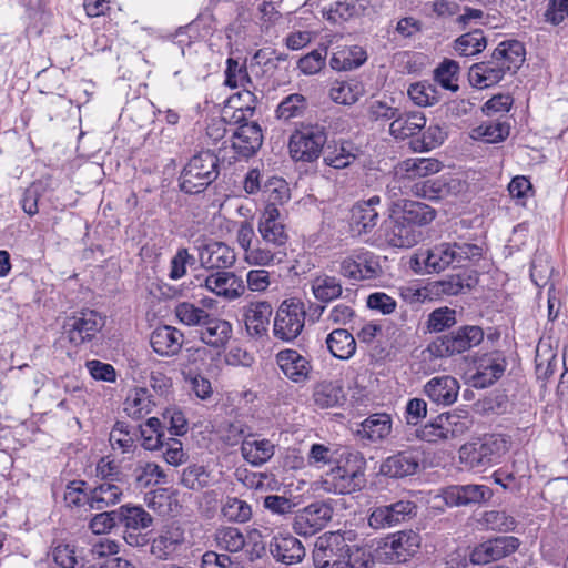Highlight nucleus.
Returning <instances> with one entry per match:
<instances>
[{
    "instance_id": "f257e3e1",
    "label": "nucleus",
    "mask_w": 568,
    "mask_h": 568,
    "mask_svg": "<svg viewBox=\"0 0 568 568\" xmlns=\"http://www.w3.org/2000/svg\"><path fill=\"white\" fill-rule=\"evenodd\" d=\"M436 217L432 206L412 200H398L388 206V217L382 230L386 242L394 247H412L423 239V227Z\"/></svg>"
},
{
    "instance_id": "f03ea898",
    "label": "nucleus",
    "mask_w": 568,
    "mask_h": 568,
    "mask_svg": "<svg viewBox=\"0 0 568 568\" xmlns=\"http://www.w3.org/2000/svg\"><path fill=\"white\" fill-rule=\"evenodd\" d=\"M481 246L466 242H443L429 248L418 250L409 261L412 270L420 274L439 273L448 266H465L466 262H478Z\"/></svg>"
},
{
    "instance_id": "7ed1b4c3",
    "label": "nucleus",
    "mask_w": 568,
    "mask_h": 568,
    "mask_svg": "<svg viewBox=\"0 0 568 568\" xmlns=\"http://www.w3.org/2000/svg\"><path fill=\"white\" fill-rule=\"evenodd\" d=\"M361 548L347 544L345 534L327 531L318 536L314 544L313 562L315 568H368L363 560L358 566Z\"/></svg>"
},
{
    "instance_id": "20e7f679",
    "label": "nucleus",
    "mask_w": 568,
    "mask_h": 568,
    "mask_svg": "<svg viewBox=\"0 0 568 568\" xmlns=\"http://www.w3.org/2000/svg\"><path fill=\"white\" fill-rule=\"evenodd\" d=\"M220 175V159L210 151L194 154L182 169L179 176L180 190L186 194L205 191Z\"/></svg>"
},
{
    "instance_id": "39448f33",
    "label": "nucleus",
    "mask_w": 568,
    "mask_h": 568,
    "mask_svg": "<svg viewBox=\"0 0 568 568\" xmlns=\"http://www.w3.org/2000/svg\"><path fill=\"white\" fill-rule=\"evenodd\" d=\"M327 131L321 124H301L291 135L288 148L295 161L314 162L324 151Z\"/></svg>"
},
{
    "instance_id": "423d86ee",
    "label": "nucleus",
    "mask_w": 568,
    "mask_h": 568,
    "mask_svg": "<svg viewBox=\"0 0 568 568\" xmlns=\"http://www.w3.org/2000/svg\"><path fill=\"white\" fill-rule=\"evenodd\" d=\"M483 339L484 331L480 326L465 325L437 337L428 345V351L436 357L453 356L479 345Z\"/></svg>"
},
{
    "instance_id": "0eeeda50",
    "label": "nucleus",
    "mask_w": 568,
    "mask_h": 568,
    "mask_svg": "<svg viewBox=\"0 0 568 568\" xmlns=\"http://www.w3.org/2000/svg\"><path fill=\"white\" fill-rule=\"evenodd\" d=\"M504 446V440L495 436L466 443L459 448L460 463L469 469L484 470L498 463Z\"/></svg>"
},
{
    "instance_id": "6e6552de",
    "label": "nucleus",
    "mask_w": 568,
    "mask_h": 568,
    "mask_svg": "<svg viewBox=\"0 0 568 568\" xmlns=\"http://www.w3.org/2000/svg\"><path fill=\"white\" fill-rule=\"evenodd\" d=\"M104 324V318L97 311L83 310L65 318L62 326L63 335L77 347L92 341Z\"/></svg>"
},
{
    "instance_id": "1a4fd4ad",
    "label": "nucleus",
    "mask_w": 568,
    "mask_h": 568,
    "mask_svg": "<svg viewBox=\"0 0 568 568\" xmlns=\"http://www.w3.org/2000/svg\"><path fill=\"white\" fill-rule=\"evenodd\" d=\"M417 505L408 499H400L387 505L371 508L368 526L375 530L392 528L416 516Z\"/></svg>"
},
{
    "instance_id": "9d476101",
    "label": "nucleus",
    "mask_w": 568,
    "mask_h": 568,
    "mask_svg": "<svg viewBox=\"0 0 568 568\" xmlns=\"http://www.w3.org/2000/svg\"><path fill=\"white\" fill-rule=\"evenodd\" d=\"M305 310L301 301H284L274 320V335L282 341L295 339L304 328Z\"/></svg>"
},
{
    "instance_id": "9b49d317",
    "label": "nucleus",
    "mask_w": 568,
    "mask_h": 568,
    "mask_svg": "<svg viewBox=\"0 0 568 568\" xmlns=\"http://www.w3.org/2000/svg\"><path fill=\"white\" fill-rule=\"evenodd\" d=\"M333 507L325 501H315L298 509L292 521L293 530L300 536H313L332 520Z\"/></svg>"
},
{
    "instance_id": "f8f14e48",
    "label": "nucleus",
    "mask_w": 568,
    "mask_h": 568,
    "mask_svg": "<svg viewBox=\"0 0 568 568\" xmlns=\"http://www.w3.org/2000/svg\"><path fill=\"white\" fill-rule=\"evenodd\" d=\"M467 184L459 178L442 175L416 182L412 186V193L417 197L429 201H440L449 196H457L466 191Z\"/></svg>"
},
{
    "instance_id": "ddd939ff",
    "label": "nucleus",
    "mask_w": 568,
    "mask_h": 568,
    "mask_svg": "<svg viewBox=\"0 0 568 568\" xmlns=\"http://www.w3.org/2000/svg\"><path fill=\"white\" fill-rule=\"evenodd\" d=\"M440 496L448 507H466L488 503L494 493L486 485H450L442 489Z\"/></svg>"
},
{
    "instance_id": "4468645a",
    "label": "nucleus",
    "mask_w": 568,
    "mask_h": 568,
    "mask_svg": "<svg viewBox=\"0 0 568 568\" xmlns=\"http://www.w3.org/2000/svg\"><path fill=\"white\" fill-rule=\"evenodd\" d=\"M476 368L471 376V384L475 388H486L498 381L506 369L507 363L500 351L483 354L474 361Z\"/></svg>"
},
{
    "instance_id": "2eb2a0df",
    "label": "nucleus",
    "mask_w": 568,
    "mask_h": 568,
    "mask_svg": "<svg viewBox=\"0 0 568 568\" xmlns=\"http://www.w3.org/2000/svg\"><path fill=\"white\" fill-rule=\"evenodd\" d=\"M379 273V262L377 257L368 251L347 256L339 264V274L356 282L375 278Z\"/></svg>"
},
{
    "instance_id": "dca6fc26",
    "label": "nucleus",
    "mask_w": 568,
    "mask_h": 568,
    "mask_svg": "<svg viewBox=\"0 0 568 568\" xmlns=\"http://www.w3.org/2000/svg\"><path fill=\"white\" fill-rule=\"evenodd\" d=\"M420 546V536L413 530L398 531L384 539L379 549L388 561L405 562Z\"/></svg>"
},
{
    "instance_id": "f3484780",
    "label": "nucleus",
    "mask_w": 568,
    "mask_h": 568,
    "mask_svg": "<svg viewBox=\"0 0 568 568\" xmlns=\"http://www.w3.org/2000/svg\"><path fill=\"white\" fill-rule=\"evenodd\" d=\"M520 542L513 536H501L481 542L470 554V561L475 565H486L499 560L517 550Z\"/></svg>"
},
{
    "instance_id": "a211bd4d",
    "label": "nucleus",
    "mask_w": 568,
    "mask_h": 568,
    "mask_svg": "<svg viewBox=\"0 0 568 568\" xmlns=\"http://www.w3.org/2000/svg\"><path fill=\"white\" fill-rule=\"evenodd\" d=\"M459 382L452 375L432 377L423 388L427 398L437 406H450L458 397Z\"/></svg>"
},
{
    "instance_id": "6ab92c4d",
    "label": "nucleus",
    "mask_w": 568,
    "mask_h": 568,
    "mask_svg": "<svg viewBox=\"0 0 568 568\" xmlns=\"http://www.w3.org/2000/svg\"><path fill=\"white\" fill-rule=\"evenodd\" d=\"M419 468V455L406 449L388 456L379 467V474L389 478H404L415 475Z\"/></svg>"
},
{
    "instance_id": "aec40b11",
    "label": "nucleus",
    "mask_w": 568,
    "mask_h": 568,
    "mask_svg": "<svg viewBox=\"0 0 568 568\" xmlns=\"http://www.w3.org/2000/svg\"><path fill=\"white\" fill-rule=\"evenodd\" d=\"M258 232L266 243L282 246L287 242L288 235L275 204L270 203L265 206L258 221Z\"/></svg>"
},
{
    "instance_id": "412c9836",
    "label": "nucleus",
    "mask_w": 568,
    "mask_h": 568,
    "mask_svg": "<svg viewBox=\"0 0 568 568\" xmlns=\"http://www.w3.org/2000/svg\"><path fill=\"white\" fill-rule=\"evenodd\" d=\"M232 146L245 159L253 156L262 146V129L256 122H244L233 133Z\"/></svg>"
},
{
    "instance_id": "4be33fe9",
    "label": "nucleus",
    "mask_w": 568,
    "mask_h": 568,
    "mask_svg": "<svg viewBox=\"0 0 568 568\" xmlns=\"http://www.w3.org/2000/svg\"><path fill=\"white\" fill-rule=\"evenodd\" d=\"M276 363L283 374L294 383H304L310 378L312 365L295 349H283L276 354Z\"/></svg>"
},
{
    "instance_id": "5701e85b",
    "label": "nucleus",
    "mask_w": 568,
    "mask_h": 568,
    "mask_svg": "<svg viewBox=\"0 0 568 568\" xmlns=\"http://www.w3.org/2000/svg\"><path fill=\"white\" fill-rule=\"evenodd\" d=\"M268 548L271 555L285 565L301 562L306 554L302 542L290 534L274 536Z\"/></svg>"
},
{
    "instance_id": "b1692460",
    "label": "nucleus",
    "mask_w": 568,
    "mask_h": 568,
    "mask_svg": "<svg viewBox=\"0 0 568 568\" xmlns=\"http://www.w3.org/2000/svg\"><path fill=\"white\" fill-rule=\"evenodd\" d=\"M200 286L223 296L227 300L239 297L244 292L243 281L240 280L233 272L219 271L206 276Z\"/></svg>"
},
{
    "instance_id": "393cba45",
    "label": "nucleus",
    "mask_w": 568,
    "mask_h": 568,
    "mask_svg": "<svg viewBox=\"0 0 568 568\" xmlns=\"http://www.w3.org/2000/svg\"><path fill=\"white\" fill-rule=\"evenodd\" d=\"M322 484L328 493L346 495L361 490L365 486L366 479L335 466L326 473Z\"/></svg>"
},
{
    "instance_id": "a878e982",
    "label": "nucleus",
    "mask_w": 568,
    "mask_h": 568,
    "mask_svg": "<svg viewBox=\"0 0 568 568\" xmlns=\"http://www.w3.org/2000/svg\"><path fill=\"white\" fill-rule=\"evenodd\" d=\"M426 123L423 112L399 110L396 119L389 124V134L396 140L416 139L415 135L425 129Z\"/></svg>"
},
{
    "instance_id": "bb28decb",
    "label": "nucleus",
    "mask_w": 568,
    "mask_h": 568,
    "mask_svg": "<svg viewBox=\"0 0 568 568\" xmlns=\"http://www.w3.org/2000/svg\"><path fill=\"white\" fill-rule=\"evenodd\" d=\"M200 339L217 351L224 349L232 337L230 322L210 315L199 331Z\"/></svg>"
},
{
    "instance_id": "cd10ccee",
    "label": "nucleus",
    "mask_w": 568,
    "mask_h": 568,
    "mask_svg": "<svg viewBox=\"0 0 568 568\" xmlns=\"http://www.w3.org/2000/svg\"><path fill=\"white\" fill-rule=\"evenodd\" d=\"M226 70H225V84L230 88L242 87L243 91L239 93V98L244 97L247 100V104L245 106H241L240 109L253 111L254 106L250 103L256 101L255 94L251 91V88L254 89L251 77L247 73V69L245 64L240 65L239 62L232 58H229L226 61Z\"/></svg>"
},
{
    "instance_id": "c85d7f7f",
    "label": "nucleus",
    "mask_w": 568,
    "mask_h": 568,
    "mask_svg": "<svg viewBox=\"0 0 568 568\" xmlns=\"http://www.w3.org/2000/svg\"><path fill=\"white\" fill-rule=\"evenodd\" d=\"M506 74L499 62L490 55L489 60L478 62L469 68V83L479 89L488 88L500 82Z\"/></svg>"
},
{
    "instance_id": "c756f323",
    "label": "nucleus",
    "mask_w": 568,
    "mask_h": 568,
    "mask_svg": "<svg viewBox=\"0 0 568 568\" xmlns=\"http://www.w3.org/2000/svg\"><path fill=\"white\" fill-rule=\"evenodd\" d=\"M184 335L173 326L163 325L155 328L150 337L153 351L161 356L176 355L183 345Z\"/></svg>"
},
{
    "instance_id": "7c9ffc66",
    "label": "nucleus",
    "mask_w": 568,
    "mask_h": 568,
    "mask_svg": "<svg viewBox=\"0 0 568 568\" xmlns=\"http://www.w3.org/2000/svg\"><path fill=\"white\" fill-rule=\"evenodd\" d=\"M199 258L206 268H227L235 262L234 251L222 242H211L200 247Z\"/></svg>"
},
{
    "instance_id": "2f4dec72",
    "label": "nucleus",
    "mask_w": 568,
    "mask_h": 568,
    "mask_svg": "<svg viewBox=\"0 0 568 568\" xmlns=\"http://www.w3.org/2000/svg\"><path fill=\"white\" fill-rule=\"evenodd\" d=\"M241 454L248 464L258 467L267 463L274 456L275 445L270 439H254V435L248 434V436L242 440Z\"/></svg>"
},
{
    "instance_id": "473e14b6",
    "label": "nucleus",
    "mask_w": 568,
    "mask_h": 568,
    "mask_svg": "<svg viewBox=\"0 0 568 568\" xmlns=\"http://www.w3.org/2000/svg\"><path fill=\"white\" fill-rule=\"evenodd\" d=\"M491 54L506 73H516L525 61L526 51L520 41L508 40L499 43Z\"/></svg>"
},
{
    "instance_id": "72a5a7b5",
    "label": "nucleus",
    "mask_w": 568,
    "mask_h": 568,
    "mask_svg": "<svg viewBox=\"0 0 568 568\" xmlns=\"http://www.w3.org/2000/svg\"><path fill=\"white\" fill-rule=\"evenodd\" d=\"M273 308L268 302L252 303L245 312V327L250 336L262 337L267 334Z\"/></svg>"
},
{
    "instance_id": "f704fd0d",
    "label": "nucleus",
    "mask_w": 568,
    "mask_h": 568,
    "mask_svg": "<svg viewBox=\"0 0 568 568\" xmlns=\"http://www.w3.org/2000/svg\"><path fill=\"white\" fill-rule=\"evenodd\" d=\"M323 153L326 165L341 170L349 166L357 159L358 148L351 141L341 140L327 144Z\"/></svg>"
},
{
    "instance_id": "c9c22d12",
    "label": "nucleus",
    "mask_w": 568,
    "mask_h": 568,
    "mask_svg": "<svg viewBox=\"0 0 568 568\" xmlns=\"http://www.w3.org/2000/svg\"><path fill=\"white\" fill-rule=\"evenodd\" d=\"M478 283V273L476 271H465L458 274H452L444 280L433 284V291L436 294L457 295L465 290H471Z\"/></svg>"
},
{
    "instance_id": "e433bc0d",
    "label": "nucleus",
    "mask_w": 568,
    "mask_h": 568,
    "mask_svg": "<svg viewBox=\"0 0 568 568\" xmlns=\"http://www.w3.org/2000/svg\"><path fill=\"white\" fill-rule=\"evenodd\" d=\"M392 432V417L386 413H377L369 415L362 422L361 428L357 430L362 439H368L377 443L385 439Z\"/></svg>"
},
{
    "instance_id": "4c0bfd02",
    "label": "nucleus",
    "mask_w": 568,
    "mask_h": 568,
    "mask_svg": "<svg viewBox=\"0 0 568 568\" xmlns=\"http://www.w3.org/2000/svg\"><path fill=\"white\" fill-rule=\"evenodd\" d=\"M325 343L331 355L342 361L349 359L356 352V341L345 328L333 329Z\"/></svg>"
},
{
    "instance_id": "58836bf2",
    "label": "nucleus",
    "mask_w": 568,
    "mask_h": 568,
    "mask_svg": "<svg viewBox=\"0 0 568 568\" xmlns=\"http://www.w3.org/2000/svg\"><path fill=\"white\" fill-rule=\"evenodd\" d=\"M313 399L320 408L336 407L344 403L345 393L337 382L322 381L314 386Z\"/></svg>"
},
{
    "instance_id": "ea45409f",
    "label": "nucleus",
    "mask_w": 568,
    "mask_h": 568,
    "mask_svg": "<svg viewBox=\"0 0 568 568\" xmlns=\"http://www.w3.org/2000/svg\"><path fill=\"white\" fill-rule=\"evenodd\" d=\"M119 525H123L126 530L146 529L153 524L152 516L142 507L136 505H122L118 508Z\"/></svg>"
},
{
    "instance_id": "a19ab883",
    "label": "nucleus",
    "mask_w": 568,
    "mask_h": 568,
    "mask_svg": "<svg viewBox=\"0 0 568 568\" xmlns=\"http://www.w3.org/2000/svg\"><path fill=\"white\" fill-rule=\"evenodd\" d=\"M366 60V51L359 45H352L333 53L329 65L337 71H347L361 67Z\"/></svg>"
},
{
    "instance_id": "79ce46f5",
    "label": "nucleus",
    "mask_w": 568,
    "mask_h": 568,
    "mask_svg": "<svg viewBox=\"0 0 568 568\" xmlns=\"http://www.w3.org/2000/svg\"><path fill=\"white\" fill-rule=\"evenodd\" d=\"M364 93V84L356 79L336 81L329 90L331 99L345 105L356 103Z\"/></svg>"
},
{
    "instance_id": "37998d69",
    "label": "nucleus",
    "mask_w": 568,
    "mask_h": 568,
    "mask_svg": "<svg viewBox=\"0 0 568 568\" xmlns=\"http://www.w3.org/2000/svg\"><path fill=\"white\" fill-rule=\"evenodd\" d=\"M379 214L369 204L356 203L351 210V226L358 234H367L378 224Z\"/></svg>"
},
{
    "instance_id": "c03bdc74",
    "label": "nucleus",
    "mask_w": 568,
    "mask_h": 568,
    "mask_svg": "<svg viewBox=\"0 0 568 568\" xmlns=\"http://www.w3.org/2000/svg\"><path fill=\"white\" fill-rule=\"evenodd\" d=\"M123 491L113 483L103 481L90 490V509L102 510L121 500Z\"/></svg>"
},
{
    "instance_id": "a18cd8bd",
    "label": "nucleus",
    "mask_w": 568,
    "mask_h": 568,
    "mask_svg": "<svg viewBox=\"0 0 568 568\" xmlns=\"http://www.w3.org/2000/svg\"><path fill=\"white\" fill-rule=\"evenodd\" d=\"M312 292L315 298L323 303H329L342 295L341 281L331 275H320L312 281Z\"/></svg>"
},
{
    "instance_id": "49530a36",
    "label": "nucleus",
    "mask_w": 568,
    "mask_h": 568,
    "mask_svg": "<svg viewBox=\"0 0 568 568\" xmlns=\"http://www.w3.org/2000/svg\"><path fill=\"white\" fill-rule=\"evenodd\" d=\"M486 45L487 40L481 29L466 32L454 41V50L462 57L479 54Z\"/></svg>"
},
{
    "instance_id": "de8ad7c7",
    "label": "nucleus",
    "mask_w": 568,
    "mask_h": 568,
    "mask_svg": "<svg viewBox=\"0 0 568 568\" xmlns=\"http://www.w3.org/2000/svg\"><path fill=\"white\" fill-rule=\"evenodd\" d=\"M447 138V132L438 123H432L425 126L420 136L412 139L409 142L410 148L415 152H428L442 145Z\"/></svg>"
},
{
    "instance_id": "09e8293b",
    "label": "nucleus",
    "mask_w": 568,
    "mask_h": 568,
    "mask_svg": "<svg viewBox=\"0 0 568 568\" xmlns=\"http://www.w3.org/2000/svg\"><path fill=\"white\" fill-rule=\"evenodd\" d=\"M222 516L230 523H246L252 518V507L245 500L227 496L221 507Z\"/></svg>"
},
{
    "instance_id": "8fccbe9b",
    "label": "nucleus",
    "mask_w": 568,
    "mask_h": 568,
    "mask_svg": "<svg viewBox=\"0 0 568 568\" xmlns=\"http://www.w3.org/2000/svg\"><path fill=\"white\" fill-rule=\"evenodd\" d=\"M402 168L406 172L407 178H424L440 171L442 163L432 158L407 159L403 162Z\"/></svg>"
},
{
    "instance_id": "3c124183",
    "label": "nucleus",
    "mask_w": 568,
    "mask_h": 568,
    "mask_svg": "<svg viewBox=\"0 0 568 568\" xmlns=\"http://www.w3.org/2000/svg\"><path fill=\"white\" fill-rule=\"evenodd\" d=\"M133 475L138 487H148L152 484H159L165 479L163 469L155 463L139 462L133 468Z\"/></svg>"
},
{
    "instance_id": "603ef678",
    "label": "nucleus",
    "mask_w": 568,
    "mask_h": 568,
    "mask_svg": "<svg viewBox=\"0 0 568 568\" xmlns=\"http://www.w3.org/2000/svg\"><path fill=\"white\" fill-rule=\"evenodd\" d=\"M180 483L187 489H203L210 484V471L203 465L192 464L183 469Z\"/></svg>"
},
{
    "instance_id": "864d4df0",
    "label": "nucleus",
    "mask_w": 568,
    "mask_h": 568,
    "mask_svg": "<svg viewBox=\"0 0 568 568\" xmlns=\"http://www.w3.org/2000/svg\"><path fill=\"white\" fill-rule=\"evenodd\" d=\"M456 310L447 306L435 308L428 315L426 327L430 333L444 332L456 324Z\"/></svg>"
},
{
    "instance_id": "5fc2aeb1",
    "label": "nucleus",
    "mask_w": 568,
    "mask_h": 568,
    "mask_svg": "<svg viewBox=\"0 0 568 568\" xmlns=\"http://www.w3.org/2000/svg\"><path fill=\"white\" fill-rule=\"evenodd\" d=\"M215 541L220 549L237 552L245 545V538L240 529L235 527H222L215 532Z\"/></svg>"
},
{
    "instance_id": "6e6d98bb",
    "label": "nucleus",
    "mask_w": 568,
    "mask_h": 568,
    "mask_svg": "<svg viewBox=\"0 0 568 568\" xmlns=\"http://www.w3.org/2000/svg\"><path fill=\"white\" fill-rule=\"evenodd\" d=\"M306 108V98L300 93H292L278 104L276 115L278 119L287 121L302 115Z\"/></svg>"
},
{
    "instance_id": "4d7b16f0",
    "label": "nucleus",
    "mask_w": 568,
    "mask_h": 568,
    "mask_svg": "<svg viewBox=\"0 0 568 568\" xmlns=\"http://www.w3.org/2000/svg\"><path fill=\"white\" fill-rule=\"evenodd\" d=\"M336 467H341V469L345 470L347 469L352 475L365 477L366 459L362 453L344 448L338 454Z\"/></svg>"
},
{
    "instance_id": "13d9d810",
    "label": "nucleus",
    "mask_w": 568,
    "mask_h": 568,
    "mask_svg": "<svg viewBox=\"0 0 568 568\" xmlns=\"http://www.w3.org/2000/svg\"><path fill=\"white\" fill-rule=\"evenodd\" d=\"M439 422L445 426L448 440L463 436L471 426V419L467 414L462 416L456 413H444L439 415Z\"/></svg>"
},
{
    "instance_id": "bf43d9fd",
    "label": "nucleus",
    "mask_w": 568,
    "mask_h": 568,
    "mask_svg": "<svg viewBox=\"0 0 568 568\" xmlns=\"http://www.w3.org/2000/svg\"><path fill=\"white\" fill-rule=\"evenodd\" d=\"M175 315L181 323L187 326L201 327L211 314L192 303L182 302L176 305Z\"/></svg>"
},
{
    "instance_id": "052dcab7",
    "label": "nucleus",
    "mask_w": 568,
    "mask_h": 568,
    "mask_svg": "<svg viewBox=\"0 0 568 568\" xmlns=\"http://www.w3.org/2000/svg\"><path fill=\"white\" fill-rule=\"evenodd\" d=\"M459 71L458 62L445 59L434 71V78L444 89L456 92L458 85L454 83L457 80Z\"/></svg>"
},
{
    "instance_id": "680f3d73",
    "label": "nucleus",
    "mask_w": 568,
    "mask_h": 568,
    "mask_svg": "<svg viewBox=\"0 0 568 568\" xmlns=\"http://www.w3.org/2000/svg\"><path fill=\"white\" fill-rule=\"evenodd\" d=\"M510 126L505 122H486L474 130L487 143H498L509 135Z\"/></svg>"
},
{
    "instance_id": "e2e57ef3",
    "label": "nucleus",
    "mask_w": 568,
    "mask_h": 568,
    "mask_svg": "<svg viewBox=\"0 0 568 568\" xmlns=\"http://www.w3.org/2000/svg\"><path fill=\"white\" fill-rule=\"evenodd\" d=\"M415 436L430 444L448 440L447 433L443 422H439V415L432 422L415 429Z\"/></svg>"
},
{
    "instance_id": "0e129e2a",
    "label": "nucleus",
    "mask_w": 568,
    "mask_h": 568,
    "mask_svg": "<svg viewBox=\"0 0 568 568\" xmlns=\"http://www.w3.org/2000/svg\"><path fill=\"white\" fill-rule=\"evenodd\" d=\"M339 449H333L323 444H313L308 452V464L316 467L336 464Z\"/></svg>"
},
{
    "instance_id": "69168bd1",
    "label": "nucleus",
    "mask_w": 568,
    "mask_h": 568,
    "mask_svg": "<svg viewBox=\"0 0 568 568\" xmlns=\"http://www.w3.org/2000/svg\"><path fill=\"white\" fill-rule=\"evenodd\" d=\"M408 95L415 104L420 106L433 105L437 102L435 87L426 82L410 84Z\"/></svg>"
},
{
    "instance_id": "338daca9",
    "label": "nucleus",
    "mask_w": 568,
    "mask_h": 568,
    "mask_svg": "<svg viewBox=\"0 0 568 568\" xmlns=\"http://www.w3.org/2000/svg\"><path fill=\"white\" fill-rule=\"evenodd\" d=\"M326 55V48L315 49L301 58L297 62V65L304 74H315L320 72L325 65Z\"/></svg>"
},
{
    "instance_id": "774afa93",
    "label": "nucleus",
    "mask_w": 568,
    "mask_h": 568,
    "mask_svg": "<svg viewBox=\"0 0 568 568\" xmlns=\"http://www.w3.org/2000/svg\"><path fill=\"white\" fill-rule=\"evenodd\" d=\"M97 477L103 481H118L126 483V475L120 469V467L106 457H102L97 464Z\"/></svg>"
}]
</instances>
